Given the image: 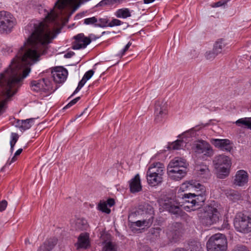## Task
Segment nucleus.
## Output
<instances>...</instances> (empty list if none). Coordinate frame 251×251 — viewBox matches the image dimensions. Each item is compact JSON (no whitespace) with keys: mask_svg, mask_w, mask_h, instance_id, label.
<instances>
[{"mask_svg":"<svg viewBox=\"0 0 251 251\" xmlns=\"http://www.w3.org/2000/svg\"><path fill=\"white\" fill-rule=\"evenodd\" d=\"M23 151L22 149H18L15 153L14 156L12 159V161H14L16 160V156L20 155Z\"/></svg>","mask_w":251,"mask_h":251,"instance_id":"54","label":"nucleus"},{"mask_svg":"<svg viewBox=\"0 0 251 251\" xmlns=\"http://www.w3.org/2000/svg\"><path fill=\"white\" fill-rule=\"evenodd\" d=\"M75 40L72 44L73 50L85 49L91 43V40L86 37L83 33H79L74 36Z\"/></svg>","mask_w":251,"mask_h":251,"instance_id":"12","label":"nucleus"},{"mask_svg":"<svg viewBox=\"0 0 251 251\" xmlns=\"http://www.w3.org/2000/svg\"><path fill=\"white\" fill-rule=\"evenodd\" d=\"M10 51L11 52H12V50H11V48H9V49H8V50H7V51H8V52H9Z\"/></svg>","mask_w":251,"mask_h":251,"instance_id":"64","label":"nucleus"},{"mask_svg":"<svg viewBox=\"0 0 251 251\" xmlns=\"http://www.w3.org/2000/svg\"><path fill=\"white\" fill-rule=\"evenodd\" d=\"M97 23V18L95 16L85 19L83 22L84 24L87 25H93L95 27H96Z\"/></svg>","mask_w":251,"mask_h":251,"instance_id":"36","label":"nucleus"},{"mask_svg":"<svg viewBox=\"0 0 251 251\" xmlns=\"http://www.w3.org/2000/svg\"><path fill=\"white\" fill-rule=\"evenodd\" d=\"M221 210L218 205L211 204L203 209V211L199 213V217L202 224L211 226L218 222L221 217Z\"/></svg>","mask_w":251,"mask_h":251,"instance_id":"2","label":"nucleus"},{"mask_svg":"<svg viewBox=\"0 0 251 251\" xmlns=\"http://www.w3.org/2000/svg\"><path fill=\"white\" fill-rule=\"evenodd\" d=\"M217 174V177H218L219 178L223 179V178H225L226 177H227L228 176V174Z\"/></svg>","mask_w":251,"mask_h":251,"instance_id":"56","label":"nucleus"},{"mask_svg":"<svg viewBox=\"0 0 251 251\" xmlns=\"http://www.w3.org/2000/svg\"><path fill=\"white\" fill-rule=\"evenodd\" d=\"M34 121V118L23 120L21 130H26L29 129L32 126Z\"/></svg>","mask_w":251,"mask_h":251,"instance_id":"30","label":"nucleus"},{"mask_svg":"<svg viewBox=\"0 0 251 251\" xmlns=\"http://www.w3.org/2000/svg\"><path fill=\"white\" fill-rule=\"evenodd\" d=\"M153 221V216L152 214H149L146 219L143 220H138L136 222H132L133 225L138 227L142 226H149L152 224Z\"/></svg>","mask_w":251,"mask_h":251,"instance_id":"22","label":"nucleus"},{"mask_svg":"<svg viewBox=\"0 0 251 251\" xmlns=\"http://www.w3.org/2000/svg\"><path fill=\"white\" fill-rule=\"evenodd\" d=\"M165 170L164 164L161 162H154L151 164L147 173H161Z\"/></svg>","mask_w":251,"mask_h":251,"instance_id":"23","label":"nucleus"},{"mask_svg":"<svg viewBox=\"0 0 251 251\" xmlns=\"http://www.w3.org/2000/svg\"><path fill=\"white\" fill-rule=\"evenodd\" d=\"M123 0H102L100 1L99 4L101 6H113L115 4H119L123 2Z\"/></svg>","mask_w":251,"mask_h":251,"instance_id":"31","label":"nucleus"},{"mask_svg":"<svg viewBox=\"0 0 251 251\" xmlns=\"http://www.w3.org/2000/svg\"><path fill=\"white\" fill-rule=\"evenodd\" d=\"M206 247L207 251H226V239L222 234H216L209 239Z\"/></svg>","mask_w":251,"mask_h":251,"instance_id":"5","label":"nucleus"},{"mask_svg":"<svg viewBox=\"0 0 251 251\" xmlns=\"http://www.w3.org/2000/svg\"><path fill=\"white\" fill-rule=\"evenodd\" d=\"M195 169L196 171L201 173H205L209 171L207 166L203 164L196 165Z\"/></svg>","mask_w":251,"mask_h":251,"instance_id":"39","label":"nucleus"},{"mask_svg":"<svg viewBox=\"0 0 251 251\" xmlns=\"http://www.w3.org/2000/svg\"><path fill=\"white\" fill-rule=\"evenodd\" d=\"M227 197L233 201H235L241 199V195L236 191L234 190H229L227 193Z\"/></svg>","mask_w":251,"mask_h":251,"instance_id":"27","label":"nucleus"},{"mask_svg":"<svg viewBox=\"0 0 251 251\" xmlns=\"http://www.w3.org/2000/svg\"><path fill=\"white\" fill-rule=\"evenodd\" d=\"M182 198L183 199H186V198L184 197V195H183ZM194 198V197L190 196V199L187 198L188 200H185V201H184L183 202H185V204H187L186 205H191V201H192V200L194 199H193Z\"/></svg>","mask_w":251,"mask_h":251,"instance_id":"52","label":"nucleus"},{"mask_svg":"<svg viewBox=\"0 0 251 251\" xmlns=\"http://www.w3.org/2000/svg\"><path fill=\"white\" fill-rule=\"evenodd\" d=\"M197 189L195 190V193H189L184 194V197L190 198V196L194 197L195 199L191 201V205H185L184 208L187 211L195 210L196 206H200L201 203L205 200V193L206 192L205 187L200 183L197 184Z\"/></svg>","mask_w":251,"mask_h":251,"instance_id":"3","label":"nucleus"},{"mask_svg":"<svg viewBox=\"0 0 251 251\" xmlns=\"http://www.w3.org/2000/svg\"><path fill=\"white\" fill-rule=\"evenodd\" d=\"M181 225L175 223L169 226L166 231V235L169 242L175 243L179 241L182 235Z\"/></svg>","mask_w":251,"mask_h":251,"instance_id":"8","label":"nucleus"},{"mask_svg":"<svg viewBox=\"0 0 251 251\" xmlns=\"http://www.w3.org/2000/svg\"><path fill=\"white\" fill-rule=\"evenodd\" d=\"M225 45L223 43L222 39H220L216 42L214 46L213 50L216 52L218 54L222 53L223 49L225 47Z\"/></svg>","mask_w":251,"mask_h":251,"instance_id":"32","label":"nucleus"},{"mask_svg":"<svg viewBox=\"0 0 251 251\" xmlns=\"http://www.w3.org/2000/svg\"><path fill=\"white\" fill-rule=\"evenodd\" d=\"M54 81L58 83H63L67 78L68 71L62 67H55L51 71Z\"/></svg>","mask_w":251,"mask_h":251,"instance_id":"14","label":"nucleus"},{"mask_svg":"<svg viewBox=\"0 0 251 251\" xmlns=\"http://www.w3.org/2000/svg\"><path fill=\"white\" fill-rule=\"evenodd\" d=\"M7 205V202L5 200H2L0 201V212L3 211L6 208Z\"/></svg>","mask_w":251,"mask_h":251,"instance_id":"47","label":"nucleus"},{"mask_svg":"<svg viewBox=\"0 0 251 251\" xmlns=\"http://www.w3.org/2000/svg\"><path fill=\"white\" fill-rule=\"evenodd\" d=\"M250 118H241L236 122V124L238 126L249 127Z\"/></svg>","mask_w":251,"mask_h":251,"instance_id":"34","label":"nucleus"},{"mask_svg":"<svg viewBox=\"0 0 251 251\" xmlns=\"http://www.w3.org/2000/svg\"><path fill=\"white\" fill-rule=\"evenodd\" d=\"M117 18L126 19L131 16V13L128 8H124L118 9L115 13Z\"/></svg>","mask_w":251,"mask_h":251,"instance_id":"24","label":"nucleus"},{"mask_svg":"<svg viewBox=\"0 0 251 251\" xmlns=\"http://www.w3.org/2000/svg\"><path fill=\"white\" fill-rule=\"evenodd\" d=\"M232 251H247L246 248L243 246L236 247Z\"/></svg>","mask_w":251,"mask_h":251,"instance_id":"50","label":"nucleus"},{"mask_svg":"<svg viewBox=\"0 0 251 251\" xmlns=\"http://www.w3.org/2000/svg\"><path fill=\"white\" fill-rule=\"evenodd\" d=\"M171 175L170 176V177L174 179L175 180H179L183 177H184V175H182L183 174H170Z\"/></svg>","mask_w":251,"mask_h":251,"instance_id":"44","label":"nucleus"},{"mask_svg":"<svg viewBox=\"0 0 251 251\" xmlns=\"http://www.w3.org/2000/svg\"><path fill=\"white\" fill-rule=\"evenodd\" d=\"M25 244H27V243H29V240L27 239H25Z\"/></svg>","mask_w":251,"mask_h":251,"instance_id":"63","label":"nucleus"},{"mask_svg":"<svg viewBox=\"0 0 251 251\" xmlns=\"http://www.w3.org/2000/svg\"><path fill=\"white\" fill-rule=\"evenodd\" d=\"M134 215V214L133 213H131V214H130L129 215V216H128V220H129V221H131L130 219H131V217H132V216H133Z\"/></svg>","mask_w":251,"mask_h":251,"instance_id":"60","label":"nucleus"},{"mask_svg":"<svg viewBox=\"0 0 251 251\" xmlns=\"http://www.w3.org/2000/svg\"><path fill=\"white\" fill-rule=\"evenodd\" d=\"M11 139L10 142V150L11 151H13L14 150V147L18 140L19 135L16 133H12L11 134Z\"/></svg>","mask_w":251,"mask_h":251,"instance_id":"35","label":"nucleus"},{"mask_svg":"<svg viewBox=\"0 0 251 251\" xmlns=\"http://www.w3.org/2000/svg\"><path fill=\"white\" fill-rule=\"evenodd\" d=\"M183 141L177 140L171 143H169L167 146L168 150H180L183 144Z\"/></svg>","mask_w":251,"mask_h":251,"instance_id":"25","label":"nucleus"},{"mask_svg":"<svg viewBox=\"0 0 251 251\" xmlns=\"http://www.w3.org/2000/svg\"><path fill=\"white\" fill-rule=\"evenodd\" d=\"M234 226L239 232L248 233L251 232V214L239 213L234 220Z\"/></svg>","mask_w":251,"mask_h":251,"instance_id":"6","label":"nucleus"},{"mask_svg":"<svg viewBox=\"0 0 251 251\" xmlns=\"http://www.w3.org/2000/svg\"><path fill=\"white\" fill-rule=\"evenodd\" d=\"M16 24V19L10 12L4 10L0 11V33H10Z\"/></svg>","mask_w":251,"mask_h":251,"instance_id":"4","label":"nucleus"},{"mask_svg":"<svg viewBox=\"0 0 251 251\" xmlns=\"http://www.w3.org/2000/svg\"><path fill=\"white\" fill-rule=\"evenodd\" d=\"M236 173H247V172L244 170H240L238 171Z\"/></svg>","mask_w":251,"mask_h":251,"instance_id":"61","label":"nucleus"},{"mask_svg":"<svg viewBox=\"0 0 251 251\" xmlns=\"http://www.w3.org/2000/svg\"><path fill=\"white\" fill-rule=\"evenodd\" d=\"M190 251H203L200 242L197 241L192 242L190 244Z\"/></svg>","mask_w":251,"mask_h":251,"instance_id":"33","label":"nucleus"},{"mask_svg":"<svg viewBox=\"0 0 251 251\" xmlns=\"http://www.w3.org/2000/svg\"><path fill=\"white\" fill-rule=\"evenodd\" d=\"M89 236L86 234H81L78 238L77 243L75 244L77 249L80 248H87L89 245Z\"/></svg>","mask_w":251,"mask_h":251,"instance_id":"20","label":"nucleus"},{"mask_svg":"<svg viewBox=\"0 0 251 251\" xmlns=\"http://www.w3.org/2000/svg\"><path fill=\"white\" fill-rule=\"evenodd\" d=\"M194 150L196 153H202L207 156H210L213 154V150L210 145L203 140L199 141L195 144Z\"/></svg>","mask_w":251,"mask_h":251,"instance_id":"13","label":"nucleus"},{"mask_svg":"<svg viewBox=\"0 0 251 251\" xmlns=\"http://www.w3.org/2000/svg\"><path fill=\"white\" fill-rule=\"evenodd\" d=\"M123 24V22L117 19H113L112 21H110L109 23L108 26L109 27H113L115 26H119Z\"/></svg>","mask_w":251,"mask_h":251,"instance_id":"42","label":"nucleus"},{"mask_svg":"<svg viewBox=\"0 0 251 251\" xmlns=\"http://www.w3.org/2000/svg\"><path fill=\"white\" fill-rule=\"evenodd\" d=\"M94 74V71L92 70H90L85 73L83 77L88 80L93 76Z\"/></svg>","mask_w":251,"mask_h":251,"instance_id":"45","label":"nucleus"},{"mask_svg":"<svg viewBox=\"0 0 251 251\" xmlns=\"http://www.w3.org/2000/svg\"><path fill=\"white\" fill-rule=\"evenodd\" d=\"M86 81L87 80L82 77V79L79 82L77 87H76V88L75 89V91L74 92L73 94L71 96L78 92L79 90L81 89V88L84 85Z\"/></svg>","mask_w":251,"mask_h":251,"instance_id":"41","label":"nucleus"},{"mask_svg":"<svg viewBox=\"0 0 251 251\" xmlns=\"http://www.w3.org/2000/svg\"><path fill=\"white\" fill-rule=\"evenodd\" d=\"M155 121L159 123L162 122L167 114V107L165 104L161 105L159 102L156 103L155 106Z\"/></svg>","mask_w":251,"mask_h":251,"instance_id":"15","label":"nucleus"},{"mask_svg":"<svg viewBox=\"0 0 251 251\" xmlns=\"http://www.w3.org/2000/svg\"><path fill=\"white\" fill-rule=\"evenodd\" d=\"M199 183L197 181L192 180L188 182L183 183L179 189V191L184 192L185 191H191L192 189L195 190L197 189V184Z\"/></svg>","mask_w":251,"mask_h":251,"instance_id":"21","label":"nucleus"},{"mask_svg":"<svg viewBox=\"0 0 251 251\" xmlns=\"http://www.w3.org/2000/svg\"><path fill=\"white\" fill-rule=\"evenodd\" d=\"M50 249H49L46 244L41 246L38 249V251H49Z\"/></svg>","mask_w":251,"mask_h":251,"instance_id":"53","label":"nucleus"},{"mask_svg":"<svg viewBox=\"0 0 251 251\" xmlns=\"http://www.w3.org/2000/svg\"><path fill=\"white\" fill-rule=\"evenodd\" d=\"M147 179L151 186H156L162 181V174H147Z\"/></svg>","mask_w":251,"mask_h":251,"instance_id":"18","label":"nucleus"},{"mask_svg":"<svg viewBox=\"0 0 251 251\" xmlns=\"http://www.w3.org/2000/svg\"><path fill=\"white\" fill-rule=\"evenodd\" d=\"M75 226L77 229L85 230L88 226L87 222L85 219H77L75 221Z\"/></svg>","mask_w":251,"mask_h":251,"instance_id":"26","label":"nucleus"},{"mask_svg":"<svg viewBox=\"0 0 251 251\" xmlns=\"http://www.w3.org/2000/svg\"><path fill=\"white\" fill-rule=\"evenodd\" d=\"M188 163L186 160L179 157H175L167 166L168 173H187Z\"/></svg>","mask_w":251,"mask_h":251,"instance_id":"7","label":"nucleus"},{"mask_svg":"<svg viewBox=\"0 0 251 251\" xmlns=\"http://www.w3.org/2000/svg\"><path fill=\"white\" fill-rule=\"evenodd\" d=\"M248 128H250V129H251V117L250 118V124H249V126Z\"/></svg>","mask_w":251,"mask_h":251,"instance_id":"62","label":"nucleus"},{"mask_svg":"<svg viewBox=\"0 0 251 251\" xmlns=\"http://www.w3.org/2000/svg\"><path fill=\"white\" fill-rule=\"evenodd\" d=\"M213 163L215 168L221 173H228L231 161L227 156L223 154L216 156L213 160Z\"/></svg>","mask_w":251,"mask_h":251,"instance_id":"9","label":"nucleus"},{"mask_svg":"<svg viewBox=\"0 0 251 251\" xmlns=\"http://www.w3.org/2000/svg\"><path fill=\"white\" fill-rule=\"evenodd\" d=\"M99 208L100 210L107 214H109L111 212L110 209L107 207V205L105 202L100 203L99 204Z\"/></svg>","mask_w":251,"mask_h":251,"instance_id":"38","label":"nucleus"},{"mask_svg":"<svg viewBox=\"0 0 251 251\" xmlns=\"http://www.w3.org/2000/svg\"><path fill=\"white\" fill-rule=\"evenodd\" d=\"M159 203L160 206L164 210H166L172 214H177L180 212V206L181 205L178 204L173 199L161 200Z\"/></svg>","mask_w":251,"mask_h":251,"instance_id":"11","label":"nucleus"},{"mask_svg":"<svg viewBox=\"0 0 251 251\" xmlns=\"http://www.w3.org/2000/svg\"><path fill=\"white\" fill-rule=\"evenodd\" d=\"M218 53L213 50L207 51L205 53L204 56L207 60H213L218 55Z\"/></svg>","mask_w":251,"mask_h":251,"instance_id":"37","label":"nucleus"},{"mask_svg":"<svg viewBox=\"0 0 251 251\" xmlns=\"http://www.w3.org/2000/svg\"><path fill=\"white\" fill-rule=\"evenodd\" d=\"M22 122H23V120H18V119H15L14 121L13 124L15 125V126L16 127H18L19 128H20L21 130V128H22L21 125H22Z\"/></svg>","mask_w":251,"mask_h":251,"instance_id":"49","label":"nucleus"},{"mask_svg":"<svg viewBox=\"0 0 251 251\" xmlns=\"http://www.w3.org/2000/svg\"><path fill=\"white\" fill-rule=\"evenodd\" d=\"M30 87L32 90L38 92H54L51 86L50 81L48 79H42L38 80H33L31 82Z\"/></svg>","mask_w":251,"mask_h":251,"instance_id":"10","label":"nucleus"},{"mask_svg":"<svg viewBox=\"0 0 251 251\" xmlns=\"http://www.w3.org/2000/svg\"><path fill=\"white\" fill-rule=\"evenodd\" d=\"M110 207L113 206L115 204V201L113 199H109L107 200L106 203Z\"/></svg>","mask_w":251,"mask_h":251,"instance_id":"55","label":"nucleus"},{"mask_svg":"<svg viewBox=\"0 0 251 251\" xmlns=\"http://www.w3.org/2000/svg\"><path fill=\"white\" fill-rule=\"evenodd\" d=\"M213 144L222 151H230L232 149L230 141L228 139H216L213 140Z\"/></svg>","mask_w":251,"mask_h":251,"instance_id":"17","label":"nucleus"},{"mask_svg":"<svg viewBox=\"0 0 251 251\" xmlns=\"http://www.w3.org/2000/svg\"><path fill=\"white\" fill-rule=\"evenodd\" d=\"M161 229L160 227L152 228L150 229V233L154 237H158L160 236Z\"/></svg>","mask_w":251,"mask_h":251,"instance_id":"40","label":"nucleus"},{"mask_svg":"<svg viewBox=\"0 0 251 251\" xmlns=\"http://www.w3.org/2000/svg\"><path fill=\"white\" fill-rule=\"evenodd\" d=\"M101 35L97 36L94 34H90L89 35V37H87L88 38L91 40V41L92 40H96L97 39L100 38L101 37Z\"/></svg>","mask_w":251,"mask_h":251,"instance_id":"51","label":"nucleus"},{"mask_svg":"<svg viewBox=\"0 0 251 251\" xmlns=\"http://www.w3.org/2000/svg\"><path fill=\"white\" fill-rule=\"evenodd\" d=\"M226 3V2L224 0L219 1L217 2L214 3L212 6L213 7H218L224 5Z\"/></svg>","mask_w":251,"mask_h":251,"instance_id":"48","label":"nucleus"},{"mask_svg":"<svg viewBox=\"0 0 251 251\" xmlns=\"http://www.w3.org/2000/svg\"><path fill=\"white\" fill-rule=\"evenodd\" d=\"M97 21L96 27H105L108 26L109 19L107 16L97 19Z\"/></svg>","mask_w":251,"mask_h":251,"instance_id":"28","label":"nucleus"},{"mask_svg":"<svg viewBox=\"0 0 251 251\" xmlns=\"http://www.w3.org/2000/svg\"><path fill=\"white\" fill-rule=\"evenodd\" d=\"M249 179L248 174H236L234 176V184L238 186H243L247 183Z\"/></svg>","mask_w":251,"mask_h":251,"instance_id":"19","label":"nucleus"},{"mask_svg":"<svg viewBox=\"0 0 251 251\" xmlns=\"http://www.w3.org/2000/svg\"><path fill=\"white\" fill-rule=\"evenodd\" d=\"M117 250L116 244L114 242L108 241L105 243L102 251H117Z\"/></svg>","mask_w":251,"mask_h":251,"instance_id":"29","label":"nucleus"},{"mask_svg":"<svg viewBox=\"0 0 251 251\" xmlns=\"http://www.w3.org/2000/svg\"><path fill=\"white\" fill-rule=\"evenodd\" d=\"M132 43L129 42L125 48L121 51V52L118 54V56H123L125 53L128 50L129 47L131 46Z\"/></svg>","mask_w":251,"mask_h":251,"instance_id":"43","label":"nucleus"},{"mask_svg":"<svg viewBox=\"0 0 251 251\" xmlns=\"http://www.w3.org/2000/svg\"><path fill=\"white\" fill-rule=\"evenodd\" d=\"M130 191L132 193H136L142 190L141 180L138 174L129 181Z\"/></svg>","mask_w":251,"mask_h":251,"instance_id":"16","label":"nucleus"},{"mask_svg":"<svg viewBox=\"0 0 251 251\" xmlns=\"http://www.w3.org/2000/svg\"><path fill=\"white\" fill-rule=\"evenodd\" d=\"M154 0H144V2L145 4H149L153 2Z\"/></svg>","mask_w":251,"mask_h":251,"instance_id":"58","label":"nucleus"},{"mask_svg":"<svg viewBox=\"0 0 251 251\" xmlns=\"http://www.w3.org/2000/svg\"><path fill=\"white\" fill-rule=\"evenodd\" d=\"M75 55V53L73 51H69L68 52L64 55L65 57L66 58H71L73 55Z\"/></svg>","mask_w":251,"mask_h":251,"instance_id":"57","label":"nucleus"},{"mask_svg":"<svg viewBox=\"0 0 251 251\" xmlns=\"http://www.w3.org/2000/svg\"><path fill=\"white\" fill-rule=\"evenodd\" d=\"M80 98L79 97H78L74 100H72L67 105H66L64 108H68L69 107H70L72 105L75 104L79 100Z\"/></svg>","mask_w":251,"mask_h":251,"instance_id":"46","label":"nucleus"},{"mask_svg":"<svg viewBox=\"0 0 251 251\" xmlns=\"http://www.w3.org/2000/svg\"><path fill=\"white\" fill-rule=\"evenodd\" d=\"M30 72L28 66H9V68L0 75V114L6 108L7 102L17 91L21 85L22 80Z\"/></svg>","mask_w":251,"mask_h":251,"instance_id":"1","label":"nucleus"},{"mask_svg":"<svg viewBox=\"0 0 251 251\" xmlns=\"http://www.w3.org/2000/svg\"><path fill=\"white\" fill-rule=\"evenodd\" d=\"M173 251H187L185 249H184V248H177Z\"/></svg>","mask_w":251,"mask_h":251,"instance_id":"59","label":"nucleus"}]
</instances>
